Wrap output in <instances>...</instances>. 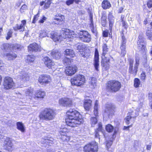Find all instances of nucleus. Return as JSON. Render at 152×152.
Masks as SVG:
<instances>
[{
	"instance_id": "obj_3",
	"label": "nucleus",
	"mask_w": 152,
	"mask_h": 152,
	"mask_svg": "<svg viewBox=\"0 0 152 152\" xmlns=\"http://www.w3.org/2000/svg\"><path fill=\"white\" fill-rule=\"evenodd\" d=\"M74 48L80 53V55L84 58H87L90 55V51L86 49V45L82 43L77 44L74 46Z\"/></svg>"
},
{
	"instance_id": "obj_62",
	"label": "nucleus",
	"mask_w": 152,
	"mask_h": 152,
	"mask_svg": "<svg viewBox=\"0 0 152 152\" xmlns=\"http://www.w3.org/2000/svg\"><path fill=\"white\" fill-rule=\"evenodd\" d=\"M47 18L45 16H43L42 19L39 21V22L41 23H43L46 20Z\"/></svg>"
},
{
	"instance_id": "obj_45",
	"label": "nucleus",
	"mask_w": 152,
	"mask_h": 152,
	"mask_svg": "<svg viewBox=\"0 0 152 152\" xmlns=\"http://www.w3.org/2000/svg\"><path fill=\"white\" fill-rule=\"evenodd\" d=\"M140 85V80L137 78H135L134 80V86L135 88H137L139 87Z\"/></svg>"
},
{
	"instance_id": "obj_14",
	"label": "nucleus",
	"mask_w": 152,
	"mask_h": 152,
	"mask_svg": "<svg viewBox=\"0 0 152 152\" xmlns=\"http://www.w3.org/2000/svg\"><path fill=\"white\" fill-rule=\"evenodd\" d=\"M43 61L44 64L49 69L55 68L56 65L54 62L50 59L48 57H45L44 58Z\"/></svg>"
},
{
	"instance_id": "obj_16",
	"label": "nucleus",
	"mask_w": 152,
	"mask_h": 152,
	"mask_svg": "<svg viewBox=\"0 0 152 152\" xmlns=\"http://www.w3.org/2000/svg\"><path fill=\"white\" fill-rule=\"evenodd\" d=\"M29 52H37L41 50L40 47L36 43H33L28 47Z\"/></svg>"
},
{
	"instance_id": "obj_18",
	"label": "nucleus",
	"mask_w": 152,
	"mask_h": 152,
	"mask_svg": "<svg viewBox=\"0 0 152 152\" xmlns=\"http://www.w3.org/2000/svg\"><path fill=\"white\" fill-rule=\"evenodd\" d=\"M139 39L137 42L138 48L139 50H143L145 47L144 39L140 35L139 37Z\"/></svg>"
},
{
	"instance_id": "obj_63",
	"label": "nucleus",
	"mask_w": 152,
	"mask_h": 152,
	"mask_svg": "<svg viewBox=\"0 0 152 152\" xmlns=\"http://www.w3.org/2000/svg\"><path fill=\"white\" fill-rule=\"evenodd\" d=\"M27 6L25 4H23L21 7L20 9V11L21 12H22V10H25L27 9Z\"/></svg>"
},
{
	"instance_id": "obj_4",
	"label": "nucleus",
	"mask_w": 152,
	"mask_h": 152,
	"mask_svg": "<svg viewBox=\"0 0 152 152\" xmlns=\"http://www.w3.org/2000/svg\"><path fill=\"white\" fill-rule=\"evenodd\" d=\"M85 81V78L83 75H77L71 79V82L72 85L80 86L83 84Z\"/></svg>"
},
{
	"instance_id": "obj_60",
	"label": "nucleus",
	"mask_w": 152,
	"mask_h": 152,
	"mask_svg": "<svg viewBox=\"0 0 152 152\" xmlns=\"http://www.w3.org/2000/svg\"><path fill=\"white\" fill-rule=\"evenodd\" d=\"M140 78L141 80H143L145 79V75L144 72H142L140 75Z\"/></svg>"
},
{
	"instance_id": "obj_29",
	"label": "nucleus",
	"mask_w": 152,
	"mask_h": 152,
	"mask_svg": "<svg viewBox=\"0 0 152 152\" xmlns=\"http://www.w3.org/2000/svg\"><path fill=\"white\" fill-rule=\"evenodd\" d=\"M102 7L104 10L110 8L111 4L109 1L107 0H104L102 4Z\"/></svg>"
},
{
	"instance_id": "obj_24",
	"label": "nucleus",
	"mask_w": 152,
	"mask_h": 152,
	"mask_svg": "<svg viewBox=\"0 0 152 152\" xmlns=\"http://www.w3.org/2000/svg\"><path fill=\"white\" fill-rule=\"evenodd\" d=\"M45 92L44 91L41 90L36 91L35 93V98H43L45 96Z\"/></svg>"
},
{
	"instance_id": "obj_35",
	"label": "nucleus",
	"mask_w": 152,
	"mask_h": 152,
	"mask_svg": "<svg viewBox=\"0 0 152 152\" xmlns=\"http://www.w3.org/2000/svg\"><path fill=\"white\" fill-rule=\"evenodd\" d=\"M139 109L137 110H134V111H132L131 112H129L128 113V115H129L132 118H135L138 115V111Z\"/></svg>"
},
{
	"instance_id": "obj_10",
	"label": "nucleus",
	"mask_w": 152,
	"mask_h": 152,
	"mask_svg": "<svg viewBox=\"0 0 152 152\" xmlns=\"http://www.w3.org/2000/svg\"><path fill=\"white\" fill-rule=\"evenodd\" d=\"M60 34H61L59 35L60 37L61 41L63 39L71 38L72 37H73L72 35L74 34V32L73 31L70 30L69 29H66L65 31H61Z\"/></svg>"
},
{
	"instance_id": "obj_6",
	"label": "nucleus",
	"mask_w": 152,
	"mask_h": 152,
	"mask_svg": "<svg viewBox=\"0 0 152 152\" xmlns=\"http://www.w3.org/2000/svg\"><path fill=\"white\" fill-rule=\"evenodd\" d=\"M107 87L112 92H116L119 90L121 87L120 82L115 80L109 81L107 84Z\"/></svg>"
},
{
	"instance_id": "obj_23",
	"label": "nucleus",
	"mask_w": 152,
	"mask_h": 152,
	"mask_svg": "<svg viewBox=\"0 0 152 152\" xmlns=\"http://www.w3.org/2000/svg\"><path fill=\"white\" fill-rule=\"evenodd\" d=\"M50 37L55 42L61 41V38L59 35L55 32H52L50 34Z\"/></svg>"
},
{
	"instance_id": "obj_41",
	"label": "nucleus",
	"mask_w": 152,
	"mask_h": 152,
	"mask_svg": "<svg viewBox=\"0 0 152 152\" xmlns=\"http://www.w3.org/2000/svg\"><path fill=\"white\" fill-rule=\"evenodd\" d=\"M96 124L98 122V120H99V115H98V104L97 103V101H96Z\"/></svg>"
},
{
	"instance_id": "obj_49",
	"label": "nucleus",
	"mask_w": 152,
	"mask_h": 152,
	"mask_svg": "<svg viewBox=\"0 0 152 152\" xmlns=\"http://www.w3.org/2000/svg\"><path fill=\"white\" fill-rule=\"evenodd\" d=\"M90 83V87L92 88H94L95 84V78L94 77H91Z\"/></svg>"
},
{
	"instance_id": "obj_54",
	"label": "nucleus",
	"mask_w": 152,
	"mask_h": 152,
	"mask_svg": "<svg viewBox=\"0 0 152 152\" xmlns=\"http://www.w3.org/2000/svg\"><path fill=\"white\" fill-rule=\"evenodd\" d=\"M124 17H123L122 16H121V22H122V24L123 25V26H124L125 28H126L127 27V23L125 22V21L124 20Z\"/></svg>"
},
{
	"instance_id": "obj_33",
	"label": "nucleus",
	"mask_w": 152,
	"mask_h": 152,
	"mask_svg": "<svg viewBox=\"0 0 152 152\" xmlns=\"http://www.w3.org/2000/svg\"><path fill=\"white\" fill-rule=\"evenodd\" d=\"M107 16L105 13L103 12L102 14L101 23L102 25L104 27L107 23Z\"/></svg>"
},
{
	"instance_id": "obj_34",
	"label": "nucleus",
	"mask_w": 152,
	"mask_h": 152,
	"mask_svg": "<svg viewBox=\"0 0 152 152\" xmlns=\"http://www.w3.org/2000/svg\"><path fill=\"white\" fill-rule=\"evenodd\" d=\"M17 128L20 131L22 132H23L25 131V129L23 124L21 122H17Z\"/></svg>"
},
{
	"instance_id": "obj_48",
	"label": "nucleus",
	"mask_w": 152,
	"mask_h": 152,
	"mask_svg": "<svg viewBox=\"0 0 152 152\" xmlns=\"http://www.w3.org/2000/svg\"><path fill=\"white\" fill-rule=\"evenodd\" d=\"M33 90L31 88L28 89L26 91V96H29L30 97H29V99H31L32 96V92Z\"/></svg>"
},
{
	"instance_id": "obj_51",
	"label": "nucleus",
	"mask_w": 152,
	"mask_h": 152,
	"mask_svg": "<svg viewBox=\"0 0 152 152\" xmlns=\"http://www.w3.org/2000/svg\"><path fill=\"white\" fill-rule=\"evenodd\" d=\"M146 35L150 40L152 39V33L150 31H147L146 33Z\"/></svg>"
},
{
	"instance_id": "obj_21",
	"label": "nucleus",
	"mask_w": 152,
	"mask_h": 152,
	"mask_svg": "<svg viewBox=\"0 0 152 152\" xmlns=\"http://www.w3.org/2000/svg\"><path fill=\"white\" fill-rule=\"evenodd\" d=\"M29 77L28 74L25 72H21L18 75L17 79L21 80L23 81H27L29 80Z\"/></svg>"
},
{
	"instance_id": "obj_31",
	"label": "nucleus",
	"mask_w": 152,
	"mask_h": 152,
	"mask_svg": "<svg viewBox=\"0 0 152 152\" xmlns=\"http://www.w3.org/2000/svg\"><path fill=\"white\" fill-rule=\"evenodd\" d=\"M65 55L66 56H69L73 57L75 56L74 51L71 49H67L65 51Z\"/></svg>"
},
{
	"instance_id": "obj_55",
	"label": "nucleus",
	"mask_w": 152,
	"mask_h": 152,
	"mask_svg": "<svg viewBox=\"0 0 152 152\" xmlns=\"http://www.w3.org/2000/svg\"><path fill=\"white\" fill-rule=\"evenodd\" d=\"M50 4L51 2L50 1H47L45 3L44 8L45 9H48L49 7Z\"/></svg>"
},
{
	"instance_id": "obj_32",
	"label": "nucleus",
	"mask_w": 152,
	"mask_h": 152,
	"mask_svg": "<svg viewBox=\"0 0 152 152\" xmlns=\"http://www.w3.org/2000/svg\"><path fill=\"white\" fill-rule=\"evenodd\" d=\"M99 54L98 50L96 49V71L97 72L99 71V64L98 63Z\"/></svg>"
},
{
	"instance_id": "obj_9",
	"label": "nucleus",
	"mask_w": 152,
	"mask_h": 152,
	"mask_svg": "<svg viewBox=\"0 0 152 152\" xmlns=\"http://www.w3.org/2000/svg\"><path fill=\"white\" fill-rule=\"evenodd\" d=\"M79 39L84 42H89L91 41V36L86 31H79L77 32Z\"/></svg>"
},
{
	"instance_id": "obj_38",
	"label": "nucleus",
	"mask_w": 152,
	"mask_h": 152,
	"mask_svg": "<svg viewBox=\"0 0 152 152\" xmlns=\"http://www.w3.org/2000/svg\"><path fill=\"white\" fill-rule=\"evenodd\" d=\"M35 60V57L33 55H29L27 56V59L26 60V62L29 63H32Z\"/></svg>"
},
{
	"instance_id": "obj_5",
	"label": "nucleus",
	"mask_w": 152,
	"mask_h": 152,
	"mask_svg": "<svg viewBox=\"0 0 152 152\" xmlns=\"http://www.w3.org/2000/svg\"><path fill=\"white\" fill-rule=\"evenodd\" d=\"M0 137L1 138H0V139H3V140H2L4 141L3 144L4 148L8 151H12L14 149L12 139L5 136L3 137V136L1 135Z\"/></svg>"
},
{
	"instance_id": "obj_57",
	"label": "nucleus",
	"mask_w": 152,
	"mask_h": 152,
	"mask_svg": "<svg viewBox=\"0 0 152 152\" xmlns=\"http://www.w3.org/2000/svg\"><path fill=\"white\" fill-rule=\"evenodd\" d=\"M91 126L94 127L95 126V118L94 117L91 118Z\"/></svg>"
},
{
	"instance_id": "obj_64",
	"label": "nucleus",
	"mask_w": 152,
	"mask_h": 152,
	"mask_svg": "<svg viewBox=\"0 0 152 152\" xmlns=\"http://www.w3.org/2000/svg\"><path fill=\"white\" fill-rule=\"evenodd\" d=\"M134 61L132 59H130L129 61V67H131L132 66H133V64Z\"/></svg>"
},
{
	"instance_id": "obj_17",
	"label": "nucleus",
	"mask_w": 152,
	"mask_h": 152,
	"mask_svg": "<svg viewBox=\"0 0 152 152\" xmlns=\"http://www.w3.org/2000/svg\"><path fill=\"white\" fill-rule=\"evenodd\" d=\"M77 69V68L75 66H72L66 67L65 72L66 75L71 76L74 74L76 72Z\"/></svg>"
},
{
	"instance_id": "obj_56",
	"label": "nucleus",
	"mask_w": 152,
	"mask_h": 152,
	"mask_svg": "<svg viewBox=\"0 0 152 152\" xmlns=\"http://www.w3.org/2000/svg\"><path fill=\"white\" fill-rule=\"evenodd\" d=\"M103 129L102 123L99 122L98 124V128H97V130L98 131H102Z\"/></svg>"
},
{
	"instance_id": "obj_53",
	"label": "nucleus",
	"mask_w": 152,
	"mask_h": 152,
	"mask_svg": "<svg viewBox=\"0 0 152 152\" xmlns=\"http://www.w3.org/2000/svg\"><path fill=\"white\" fill-rule=\"evenodd\" d=\"M112 144V142L111 141H106V146L107 150L108 151L109 148L110 147Z\"/></svg>"
},
{
	"instance_id": "obj_13",
	"label": "nucleus",
	"mask_w": 152,
	"mask_h": 152,
	"mask_svg": "<svg viewBox=\"0 0 152 152\" xmlns=\"http://www.w3.org/2000/svg\"><path fill=\"white\" fill-rule=\"evenodd\" d=\"M126 40L124 34H121V40L120 48L121 50V55L124 56L126 53Z\"/></svg>"
},
{
	"instance_id": "obj_47",
	"label": "nucleus",
	"mask_w": 152,
	"mask_h": 152,
	"mask_svg": "<svg viewBox=\"0 0 152 152\" xmlns=\"http://www.w3.org/2000/svg\"><path fill=\"white\" fill-rule=\"evenodd\" d=\"M75 2L76 4L78 3L80 1V0H67L66 1V4L67 5H70L72 4L74 2Z\"/></svg>"
},
{
	"instance_id": "obj_40",
	"label": "nucleus",
	"mask_w": 152,
	"mask_h": 152,
	"mask_svg": "<svg viewBox=\"0 0 152 152\" xmlns=\"http://www.w3.org/2000/svg\"><path fill=\"white\" fill-rule=\"evenodd\" d=\"M90 20L91 23L90 24V27L91 31L93 33H94V26L93 23V17L91 15H90Z\"/></svg>"
},
{
	"instance_id": "obj_36",
	"label": "nucleus",
	"mask_w": 152,
	"mask_h": 152,
	"mask_svg": "<svg viewBox=\"0 0 152 152\" xmlns=\"http://www.w3.org/2000/svg\"><path fill=\"white\" fill-rule=\"evenodd\" d=\"M125 120L126 123L128 125L131 123V122L133 123L134 121V119L133 118H132L130 115L128 114L126 118H125Z\"/></svg>"
},
{
	"instance_id": "obj_11",
	"label": "nucleus",
	"mask_w": 152,
	"mask_h": 152,
	"mask_svg": "<svg viewBox=\"0 0 152 152\" xmlns=\"http://www.w3.org/2000/svg\"><path fill=\"white\" fill-rule=\"evenodd\" d=\"M140 58L138 56H136L135 59V63L134 68H133V66L129 67V72L134 76H135L137 72L138 67L140 63Z\"/></svg>"
},
{
	"instance_id": "obj_44",
	"label": "nucleus",
	"mask_w": 152,
	"mask_h": 152,
	"mask_svg": "<svg viewBox=\"0 0 152 152\" xmlns=\"http://www.w3.org/2000/svg\"><path fill=\"white\" fill-rule=\"evenodd\" d=\"M105 129L108 132H111L113 131L114 128L111 124H108L106 126Z\"/></svg>"
},
{
	"instance_id": "obj_46",
	"label": "nucleus",
	"mask_w": 152,
	"mask_h": 152,
	"mask_svg": "<svg viewBox=\"0 0 152 152\" xmlns=\"http://www.w3.org/2000/svg\"><path fill=\"white\" fill-rule=\"evenodd\" d=\"M103 48V56H105L107 53L108 51V48L107 47V45L104 44L102 46Z\"/></svg>"
},
{
	"instance_id": "obj_19",
	"label": "nucleus",
	"mask_w": 152,
	"mask_h": 152,
	"mask_svg": "<svg viewBox=\"0 0 152 152\" xmlns=\"http://www.w3.org/2000/svg\"><path fill=\"white\" fill-rule=\"evenodd\" d=\"M95 146V142L88 144L84 147V151L85 152H95L94 149Z\"/></svg>"
},
{
	"instance_id": "obj_37",
	"label": "nucleus",
	"mask_w": 152,
	"mask_h": 152,
	"mask_svg": "<svg viewBox=\"0 0 152 152\" xmlns=\"http://www.w3.org/2000/svg\"><path fill=\"white\" fill-rule=\"evenodd\" d=\"M46 36L49 37V36L45 31L42 30L40 31L39 36L40 38H42Z\"/></svg>"
},
{
	"instance_id": "obj_25",
	"label": "nucleus",
	"mask_w": 152,
	"mask_h": 152,
	"mask_svg": "<svg viewBox=\"0 0 152 152\" xmlns=\"http://www.w3.org/2000/svg\"><path fill=\"white\" fill-rule=\"evenodd\" d=\"M4 56L9 60H13L17 57L16 54L13 52L5 53Z\"/></svg>"
},
{
	"instance_id": "obj_26",
	"label": "nucleus",
	"mask_w": 152,
	"mask_h": 152,
	"mask_svg": "<svg viewBox=\"0 0 152 152\" xmlns=\"http://www.w3.org/2000/svg\"><path fill=\"white\" fill-rule=\"evenodd\" d=\"M65 19L64 16L60 14H56L54 18V20L57 21L58 23L64 21Z\"/></svg>"
},
{
	"instance_id": "obj_1",
	"label": "nucleus",
	"mask_w": 152,
	"mask_h": 152,
	"mask_svg": "<svg viewBox=\"0 0 152 152\" xmlns=\"http://www.w3.org/2000/svg\"><path fill=\"white\" fill-rule=\"evenodd\" d=\"M68 118L66 119V125L72 127L77 126L83 121L82 115L77 110L70 109L66 113Z\"/></svg>"
},
{
	"instance_id": "obj_30",
	"label": "nucleus",
	"mask_w": 152,
	"mask_h": 152,
	"mask_svg": "<svg viewBox=\"0 0 152 152\" xmlns=\"http://www.w3.org/2000/svg\"><path fill=\"white\" fill-rule=\"evenodd\" d=\"M92 101L90 99L86 100L84 102V107L86 110H89L91 105Z\"/></svg>"
},
{
	"instance_id": "obj_2",
	"label": "nucleus",
	"mask_w": 152,
	"mask_h": 152,
	"mask_svg": "<svg viewBox=\"0 0 152 152\" xmlns=\"http://www.w3.org/2000/svg\"><path fill=\"white\" fill-rule=\"evenodd\" d=\"M55 111L50 108H45L39 115L40 119L46 121L53 120L55 117Z\"/></svg>"
},
{
	"instance_id": "obj_28",
	"label": "nucleus",
	"mask_w": 152,
	"mask_h": 152,
	"mask_svg": "<svg viewBox=\"0 0 152 152\" xmlns=\"http://www.w3.org/2000/svg\"><path fill=\"white\" fill-rule=\"evenodd\" d=\"M22 23L20 25L17 24L16 26L14 28L15 30H20V31H24V26L26 23V21L25 20H23L21 22Z\"/></svg>"
},
{
	"instance_id": "obj_39",
	"label": "nucleus",
	"mask_w": 152,
	"mask_h": 152,
	"mask_svg": "<svg viewBox=\"0 0 152 152\" xmlns=\"http://www.w3.org/2000/svg\"><path fill=\"white\" fill-rule=\"evenodd\" d=\"M104 56L105 57V61L108 64H109V63L110 61L111 62H112V63H113V59L111 56H107V55L106 56L105 55Z\"/></svg>"
},
{
	"instance_id": "obj_8",
	"label": "nucleus",
	"mask_w": 152,
	"mask_h": 152,
	"mask_svg": "<svg viewBox=\"0 0 152 152\" xmlns=\"http://www.w3.org/2000/svg\"><path fill=\"white\" fill-rule=\"evenodd\" d=\"M68 130L65 128L60 129L58 134V138L63 141L68 142L70 140V137L67 136Z\"/></svg>"
},
{
	"instance_id": "obj_52",
	"label": "nucleus",
	"mask_w": 152,
	"mask_h": 152,
	"mask_svg": "<svg viewBox=\"0 0 152 152\" xmlns=\"http://www.w3.org/2000/svg\"><path fill=\"white\" fill-rule=\"evenodd\" d=\"M39 13H38L36 15H35L34 17L33 20L32 21V23H35L36 21L38 20V18L39 17Z\"/></svg>"
},
{
	"instance_id": "obj_20",
	"label": "nucleus",
	"mask_w": 152,
	"mask_h": 152,
	"mask_svg": "<svg viewBox=\"0 0 152 152\" xmlns=\"http://www.w3.org/2000/svg\"><path fill=\"white\" fill-rule=\"evenodd\" d=\"M54 140L53 138L48 137H44L41 140V143L42 144H46V145H50L53 142ZM46 146L47 145H45Z\"/></svg>"
},
{
	"instance_id": "obj_61",
	"label": "nucleus",
	"mask_w": 152,
	"mask_h": 152,
	"mask_svg": "<svg viewBox=\"0 0 152 152\" xmlns=\"http://www.w3.org/2000/svg\"><path fill=\"white\" fill-rule=\"evenodd\" d=\"M147 5L148 7L149 8L152 7V0H150L148 1L147 2Z\"/></svg>"
},
{
	"instance_id": "obj_15",
	"label": "nucleus",
	"mask_w": 152,
	"mask_h": 152,
	"mask_svg": "<svg viewBox=\"0 0 152 152\" xmlns=\"http://www.w3.org/2000/svg\"><path fill=\"white\" fill-rule=\"evenodd\" d=\"M59 102L60 104L64 107H70L72 104V100L68 98H62Z\"/></svg>"
},
{
	"instance_id": "obj_59",
	"label": "nucleus",
	"mask_w": 152,
	"mask_h": 152,
	"mask_svg": "<svg viewBox=\"0 0 152 152\" xmlns=\"http://www.w3.org/2000/svg\"><path fill=\"white\" fill-rule=\"evenodd\" d=\"M13 49L16 50V49L20 50L21 46L20 45L15 44L13 47Z\"/></svg>"
},
{
	"instance_id": "obj_27",
	"label": "nucleus",
	"mask_w": 152,
	"mask_h": 152,
	"mask_svg": "<svg viewBox=\"0 0 152 152\" xmlns=\"http://www.w3.org/2000/svg\"><path fill=\"white\" fill-rule=\"evenodd\" d=\"M108 19L109 23L110 29H111L114 23V19L112 13L111 12H109L108 14Z\"/></svg>"
},
{
	"instance_id": "obj_58",
	"label": "nucleus",
	"mask_w": 152,
	"mask_h": 152,
	"mask_svg": "<svg viewBox=\"0 0 152 152\" xmlns=\"http://www.w3.org/2000/svg\"><path fill=\"white\" fill-rule=\"evenodd\" d=\"M109 33V31L108 30H106L103 31V36L104 37H107L108 36Z\"/></svg>"
},
{
	"instance_id": "obj_12",
	"label": "nucleus",
	"mask_w": 152,
	"mask_h": 152,
	"mask_svg": "<svg viewBox=\"0 0 152 152\" xmlns=\"http://www.w3.org/2000/svg\"><path fill=\"white\" fill-rule=\"evenodd\" d=\"M38 81L42 85H45L50 83L51 81V77L48 75H43L39 76Z\"/></svg>"
},
{
	"instance_id": "obj_7",
	"label": "nucleus",
	"mask_w": 152,
	"mask_h": 152,
	"mask_svg": "<svg viewBox=\"0 0 152 152\" xmlns=\"http://www.w3.org/2000/svg\"><path fill=\"white\" fill-rule=\"evenodd\" d=\"M4 89L7 90L11 89L15 86V83L12 78L9 77H5L3 83Z\"/></svg>"
},
{
	"instance_id": "obj_43",
	"label": "nucleus",
	"mask_w": 152,
	"mask_h": 152,
	"mask_svg": "<svg viewBox=\"0 0 152 152\" xmlns=\"http://www.w3.org/2000/svg\"><path fill=\"white\" fill-rule=\"evenodd\" d=\"M63 62L65 65H70L71 62L70 58L68 57H66L64 58Z\"/></svg>"
},
{
	"instance_id": "obj_42",
	"label": "nucleus",
	"mask_w": 152,
	"mask_h": 152,
	"mask_svg": "<svg viewBox=\"0 0 152 152\" xmlns=\"http://www.w3.org/2000/svg\"><path fill=\"white\" fill-rule=\"evenodd\" d=\"M113 111V109L111 107H109V108H107L104 114L105 115H106V114H107V116H108L110 115L112 113Z\"/></svg>"
},
{
	"instance_id": "obj_22",
	"label": "nucleus",
	"mask_w": 152,
	"mask_h": 152,
	"mask_svg": "<svg viewBox=\"0 0 152 152\" xmlns=\"http://www.w3.org/2000/svg\"><path fill=\"white\" fill-rule=\"evenodd\" d=\"M48 53L50 54L52 57L56 59L60 58L61 56L60 53L57 50H53Z\"/></svg>"
},
{
	"instance_id": "obj_50",
	"label": "nucleus",
	"mask_w": 152,
	"mask_h": 152,
	"mask_svg": "<svg viewBox=\"0 0 152 152\" xmlns=\"http://www.w3.org/2000/svg\"><path fill=\"white\" fill-rule=\"evenodd\" d=\"M13 32L12 31L10 30L7 33V36L6 37L7 40L9 39L12 36Z\"/></svg>"
}]
</instances>
